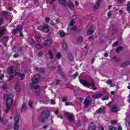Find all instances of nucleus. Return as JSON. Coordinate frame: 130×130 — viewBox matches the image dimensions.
Returning <instances> with one entry per match:
<instances>
[{"label":"nucleus","mask_w":130,"mask_h":130,"mask_svg":"<svg viewBox=\"0 0 130 130\" xmlns=\"http://www.w3.org/2000/svg\"><path fill=\"white\" fill-rule=\"evenodd\" d=\"M128 64H129V61H126L121 63L120 67V68H125V67H127Z\"/></svg>","instance_id":"nucleus-17"},{"label":"nucleus","mask_w":130,"mask_h":130,"mask_svg":"<svg viewBox=\"0 0 130 130\" xmlns=\"http://www.w3.org/2000/svg\"><path fill=\"white\" fill-rule=\"evenodd\" d=\"M102 107H101L100 108H99L96 111H95V113H96L97 114H100V113H102Z\"/></svg>","instance_id":"nucleus-32"},{"label":"nucleus","mask_w":130,"mask_h":130,"mask_svg":"<svg viewBox=\"0 0 130 130\" xmlns=\"http://www.w3.org/2000/svg\"><path fill=\"white\" fill-rule=\"evenodd\" d=\"M94 30L88 29L87 31V36H89L90 35H93V34H94Z\"/></svg>","instance_id":"nucleus-21"},{"label":"nucleus","mask_w":130,"mask_h":130,"mask_svg":"<svg viewBox=\"0 0 130 130\" xmlns=\"http://www.w3.org/2000/svg\"><path fill=\"white\" fill-rule=\"evenodd\" d=\"M28 105L30 108H33L32 101H31V100L29 101Z\"/></svg>","instance_id":"nucleus-35"},{"label":"nucleus","mask_w":130,"mask_h":130,"mask_svg":"<svg viewBox=\"0 0 130 130\" xmlns=\"http://www.w3.org/2000/svg\"><path fill=\"white\" fill-rule=\"evenodd\" d=\"M45 21L47 23H49V21H50V18H45Z\"/></svg>","instance_id":"nucleus-52"},{"label":"nucleus","mask_w":130,"mask_h":130,"mask_svg":"<svg viewBox=\"0 0 130 130\" xmlns=\"http://www.w3.org/2000/svg\"><path fill=\"white\" fill-rule=\"evenodd\" d=\"M59 83H60V80L57 79L56 81V83H55L56 86H58V85H59Z\"/></svg>","instance_id":"nucleus-45"},{"label":"nucleus","mask_w":130,"mask_h":130,"mask_svg":"<svg viewBox=\"0 0 130 130\" xmlns=\"http://www.w3.org/2000/svg\"><path fill=\"white\" fill-rule=\"evenodd\" d=\"M50 123H47V125H44L43 126V128L44 129H47V126H49L50 124H52L53 123V117H51L50 118Z\"/></svg>","instance_id":"nucleus-12"},{"label":"nucleus","mask_w":130,"mask_h":130,"mask_svg":"<svg viewBox=\"0 0 130 130\" xmlns=\"http://www.w3.org/2000/svg\"><path fill=\"white\" fill-rule=\"evenodd\" d=\"M16 76H18V77H20L22 80L25 79V74H22L19 72L15 73Z\"/></svg>","instance_id":"nucleus-18"},{"label":"nucleus","mask_w":130,"mask_h":130,"mask_svg":"<svg viewBox=\"0 0 130 130\" xmlns=\"http://www.w3.org/2000/svg\"><path fill=\"white\" fill-rule=\"evenodd\" d=\"M8 88V85H7V83H4L2 86V88L3 90H6Z\"/></svg>","instance_id":"nucleus-38"},{"label":"nucleus","mask_w":130,"mask_h":130,"mask_svg":"<svg viewBox=\"0 0 130 130\" xmlns=\"http://www.w3.org/2000/svg\"><path fill=\"white\" fill-rule=\"evenodd\" d=\"M36 48L37 49H42V48H43V46L40 44H37L36 45Z\"/></svg>","instance_id":"nucleus-28"},{"label":"nucleus","mask_w":130,"mask_h":130,"mask_svg":"<svg viewBox=\"0 0 130 130\" xmlns=\"http://www.w3.org/2000/svg\"><path fill=\"white\" fill-rule=\"evenodd\" d=\"M62 48L64 50H68V44L66 42H64L62 44Z\"/></svg>","instance_id":"nucleus-27"},{"label":"nucleus","mask_w":130,"mask_h":130,"mask_svg":"<svg viewBox=\"0 0 130 130\" xmlns=\"http://www.w3.org/2000/svg\"><path fill=\"white\" fill-rule=\"evenodd\" d=\"M26 108V104L23 103V105H22V108Z\"/></svg>","instance_id":"nucleus-64"},{"label":"nucleus","mask_w":130,"mask_h":130,"mask_svg":"<svg viewBox=\"0 0 130 130\" xmlns=\"http://www.w3.org/2000/svg\"><path fill=\"white\" fill-rule=\"evenodd\" d=\"M112 83V81H111V80L106 81V83L108 84V85H110Z\"/></svg>","instance_id":"nucleus-50"},{"label":"nucleus","mask_w":130,"mask_h":130,"mask_svg":"<svg viewBox=\"0 0 130 130\" xmlns=\"http://www.w3.org/2000/svg\"><path fill=\"white\" fill-rule=\"evenodd\" d=\"M28 41L30 44H34V43L35 42V41L33 39H29Z\"/></svg>","instance_id":"nucleus-34"},{"label":"nucleus","mask_w":130,"mask_h":130,"mask_svg":"<svg viewBox=\"0 0 130 130\" xmlns=\"http://www.w3.org/2000/svg\"><path fill=\"white\" fill-rule=\"evenodd\" d=\"M6 32H7V29L6 28H2L0 30V39L2 38V37L4 36L5 34H6Z\"/></svg>","instance_id":"nucleus-16"},{"label":"nucleus","mask_w":130,"mask_h":130,"mask_svg":"<svg viewBox=\"0 0 130 130\" xmlns=\"http://www.w3.org/2000/svg\"><path fill=\"white\" fill-rule=\"evenodd\" d=\"M11 107H12V106L6 105V111H5V113L6 114L9 113V112L10 111V109H11Z\"/></svg>","instance_id":"nucleus-30"},{"label":"nucleus","mask_w":130,"mask_h":130,"mask_svg":"<svg viewBox=\"0 0 130 130\" xmlns=\"http://www.w3.org/2000/svg\"><path fill=\"white\" fill-rule=\"evenodd\" d=\"M52 44V42L50 40H45L44 42V45L47 47H49Z\"/></svg>","instance_id":"nucleus-11"},{"label":"nucleus","mask_w":130,"mask_h":130,"mask_svg":"<svg viewBox=\"0 0 130 130\" xmlns=\"http://www.w3.org/2000/svg\"><path fill=\"white\" fill-rule=\"evenodd\" d=\"M49 26H48L47 24H44L42 27V31H43V30H45V29H47V30L45 31V33H48L49 31H50V29H49Z\"/></svg>","instance_id":"nucleus-14"},{"label":"nucleus","mask_w":130,"mask_h":130,"mask_svg":"<svg viewBox=\"0 0 130 130\" xmlns=\"http://www.w3.org/2000/svg\"><path fill=\"white\" fill-rule=\"evenodd\" d=\"M117 45H118V42L116 41L113 44V46H117Z\"/></svg>","instance_id":"nucleus-56"},{"label":"nucleus","mask_w":130,"mask_h":130,"mask_svg":"<svg viewBox=\"0 0 130 130\" xmlns=\"http://www.w3.org/2000/svg\"><path fill=\"white\" fill-rule=\"evenodd\" d=\"M110 130H116V127H112Z\"/></svg>","instance_id":"nucleus-63"},{"label":"nucleus","mask_w":130,"mask_h":130,"mask_svg":"<svg viewBox=\"0 0 130 130\" xmlns=\"http://www.w3.org/2000/svg\"><path fill=\"white\" fill-rule=\"evenodd\" d=\"M102 96V93H96L92 96V98H93V99H99V98H101Z\"/></svg>","instance_id":"nucleus-19"},{"label":"nucleus","mask_w":130,"mask_h":130,"mask_svg":"<svg viewBox=\"0 0 130 130\" xmlns=\"http://www.w3.org/2000/svg\"><path fill=\"white\" fill-rule=\"evenodd\" d=\"M39 72L40 73H41V74H44L45 71L44 70V69L43 68H40Z\"/></svg>","instance_id":"nucleus-36"},{"label":"nucleus","mask_w":130,"mask_h":130,"mask_svg":"<svg viewBox=\"0 0 130 130\" xmlns=\"http://www.w3.org/2000/svg\"><path fill=\"white\" fill-rule=\"evenodd\" d=\"M59 36L61 38H62V37H64L66 36V33L63 30H60L59 31Z\"/></svg>","instance_id":"nucleus-25"},{"label":"nucleus","mask_w":130,"mask_h":130,"mask_svg":"<svg viewBox=\"0 0 130 130\" xmlns=\"http://www.w3.org/2000/svg\"><path fill=\"white\" fill-rule=\"evenodd\" d=\"M2 15L3 16H8V12H7V11H3L2 12Z\"/></svg>","instance_id":"nucleus-46"},{"label":"nucleus","mask_w":130,"mask_h":130,"mask_svg":"<svg viewBox=\"0 0 130 130\" xmlns=\"http://www.w3.org/2000/svg\"><path fill=\"white\" fill-rule=\"evenodd\" d=\"M18 31L19 32H22V31H23V29H22V28H21L20 27V25H18L17 27V29H14L13 30H12V33L13 34H17V33H18Z\"/></svg>","instance_id":"nucleus-10"},{"label":"nucleus","mask_w":130,"mask_h":130,"mask_svg":"<svg viewBox=\"0 0 130 130\" xmlns=\"http://www.w3.org/2000/svg\"><path fill=\"white\" fill-rule=\"evenodd\" d=\"M77 125H78V126H81V120H78L77 121Z\"/></svg>","instance_id":"nucleus-53"},{"label":"nucleus","mask_w":130,"mask_h":130,"mask_svg":"<svg viewBox=\"0 0 130 130\" xmlns=\"http://www.w3.org/2000/svg\"><path fill=\"white\" fill-rule=\"evenodd\" d=\"M14 89L16 91V92H20V90H21V89L20 88V85L18 84H16L15 85Z\"/></svg>","instance_id":"nucleus-22"},{"label":"nucleus","mask_w":130,"mask_h":130,"mask_svg":"<svg viewBox=\"0 0 130 130\" xmlns=\"http://www.w3.org/2000/svg\"><path fill=\"white\" fill-rule=\"evenodd\" d=\"M96 125H89L88 126V130H96Z\"/></svg>","instance_id":"nucleus-26"},{"label":"nucleus","mask_w":130,"mask_h":130,"mask_svg":"<svg viewBox=\"0 0 130 130\" xmlns=\"http://www.w3.org/2000/svg\"><path fill=\"white\" fill-rule=\"evenodd\" d=\"M117 33V29H113V34H112V36L114 35V34H116Z\"/></svg>","instance_id":"nucleus-51"},{"label":"nucleus","mask_w":130,"mask_h":130,"mask_svg":"<svg viewBox=\"0 0 130 130\" xmlns=\"http://www.w3.org/2000/svg\"><path fill=\"white\" fill-rule=\"evenodd\" d=\"M76 40L78 42H83L84 38L82 36H80L76 38Z\"/></svg>","instance_id":"nucleus-20"},{"label":"nucleus","mask_w":130,"mask_h":130,"mask_svg":"<svg viewBox=\"0 0 130 130\" xmlns=\"http://www.w3.org/2000/svg\"><path fill=\"white\" fill-rule=\"evenodd\" d=\"M65 116H67L68 118V120L70 121V122H73L75 120V116L73 113L70 112H66L65 113Z\"/></svg>","instance_id":"nucleus-5"},{"label":"nucleus","mask_w":130,"mask_h":130,"mask_svg":"<svg viewBox=\"0 0 130 130\" xmlns=\"http://www.w3.org/2000/svg\"><path fill=\"white\" fill-rule=\"evenodd\" d=\"M42 55H43V52H39L38 56H42Z\"/></svg>","instance_id":"nucleus-54"},{"label":"nucleus","mask_w":130,"mask_h":130,"mask_svg":"<svg viewBox=\"0 0 130 130\" xmlns=\"http://www.w3.org/2000/svg\"><path fill=\"white\" fill-rule=\"evenodd\" d=\"M67 100H68V96H63L62 99V102H67Z\"/></svg>","instance_id":"nucleus-37"},{"label":"nucleus","mask_w":130,"mask_h":130,"mask_svg":"<svg viewBox=\"0 0 130 130\" xmlns=\"http://www.w3.org/2000/svg\"><path fill=\"white\" fill-rule=\"evenodd\" d=\"M20 119L19 117L16 116L14 119V130H18L19 129L20 126H19V122Z\"/></svg>","instance_id":"nucleus-6"},{"label":"nucleus","mask_w":130,"mask_h":130,"mask_svg":"<svg viewBox=\"0 0 130 130\" xmlns=\"http://www.w3.org/2000/svg\"><path fill=\"white\" fill-rule=\"evenodd\" d=\"M112 112H114L115 113L117 112V107L116 106H113L112 109Z\"/></svg>","instance_id":"nucleus-31"},{"label":"nucleus","mask_w":130,"mask_h":130,"mask_svg":"<svg viewBox=\"0 0 130 130\" xmlns=\"http://www.w3.org/2000/svg\"><path fill=\"white\" fill-rule=\"evenodd\" d=\"M39 88V85H36L34 86V89L35 90H37V89H38Z\"/></svg>","instance_id":"nucleus-58"},{"label":"nucleus","mask_w":130,"mask_h":130,"mask_svg":"<svg viewBox=\"0 0 130 130\" xmlns=\"http://www.w3.org/2000/svg\"><path fill=\"white\" fill-rule=\"evenodd\" d=\"M78 76H79V73L78 72H76L74 74V79H76L77 78V77H78Z\"/></svg>","instance_id":"nucleus-57"},{"label":"nucleus","mask_w":130,"mask_h":130,"mask_svg":"<svg viewBox=\"0 0 130 130\" xmlns=\"http://www.w3.org/2000/svg\"><path fill=\"white\" fill-rule=\"evenodd\" d=\"M49 115H50V112L48 110L43 111L42 114L39 117V120L41 122L44 123L45 122V120L49 117Z\"/></svg>","instance_id":"nucleus-1"},{"label":"nucleus","mask_w":130,"mask_h":130,"mask_svg":"<svg viewBox=\"0 0 130 130\" xmlns=\"http://www.w3.org/2000/svg\"><path fill=\"white\" fill-rule=\"evenodd\" d=\"M4 99H7L6 105L12 106L13 104V98L14 96L12 94L5 95L4 97Z\"/></svg>","instance_id":"nucleus-4"},{"label":"nucleus","mask_w":130,"mask_h":130,"mask_svg":"<svg viewBox=\"0 0 130 130\" xmlns=\"http://www.w3.org/2000/svg\"><path fill=\"white\" fill-rule=\"evenodd\" d=\"M13 57H14V58H17V57H19V55L18 54H15L13 55Z\"/></svg>","instance_id":"nucleus-59"},{"label":"nucleus","mask_w":130,"mask_h":130,"mask_svg":"<svg viewBox=\"0 0 130 130\" xmlns=\"http://www.w3.org/2000/svg\"><path fill=\"white\" fill-rule=\"evenodd\" d=\"M109 99V96H105L102 99V100L105 101V100H108Z\"/></svg>","instance_id":"nucleus-39"},{"label":"nucleus","mask_w":130,"mask_h":130,"mask_svg":"<svg viewBox=\"0 0 130 130\" xmlns=\"http://www.w3.org/2000/svg\"><path fill=\"white\" fill-rule=\"evenodd\" d=\"M17 69L16 67L11 66L8 68L7 73L8 75H11V74H15Z\"/></svg>","instance_id":"nucleus-7"},{"label":"nucleus","mask_w":130,"mask_h":130,"mask_svg":"<svg viewBox=\"0 0 130 130\" xmlns=\"http://www.w3.org/2000/svg\"><path fill=\"white\" fill-rule=\"evenodd\" d=\"M113 59H115L116 61H119V60L115 56L113 57Z\"/></svg>","instance_id":"nucleus-60"},{"label":"nucleus","mask_w":130,"mask_h":130,"mask_svg":"<svg viewBox=\"0 0 130 130\" xmlns=\"http://www.w3.org/2000/svg\"><path fill=\"white\" fill-rule=\"evenodd\" d=\"M59 4L61 5L64 8H66V7H68L71 10V11H74L75 10V6L73 5L71 1H69L68 2V4H67V1L66 0H59Z\"/></svg>","instance_id":"nucleus-3"},{"label":"nucleus","mask_w":130,"mask_h":130,"mask_svg":"<svg viewBox=\"0 0 130 130\" xmlns=\"http://www.w3.org/2000/svg\"><path fill=\"white\" fill-rule=\"evenodd\" d=\"M5 78V75L4 74H1L0 75V80H3Z\"/></svg>","instance_id":"nucleus-55"},{"label":"nucleus","mask_w":130,"mask_h":130,"mask_svg":"<svg viewBox=\"0 0 130 130\" xmlns=\"http://www.w3.org/2000/svg\"><path fill=\"white\" fill-rule=\"evenodd\" d=\"M102 2V0H98L97 1L94 7V10H96L99 9V7H100V4H101Z\"/></svg>","instance_id":"nucleus-13"},{"label":"nucleus","mask_w":130,"mask_h":130,"mask_svg":"<svg viewBox=\"0 0 130 130\" xmlns=\"http://www.w3.org/2000/svg\"><path fill=\"white\" fill-rule=\"evenodd\" d=\"M68 58L70 61H73L74 60V57L72 54L70 53L68 54Z\"/></svg>","instance_id":"nucleus-29"},{"label":"nucleus","mask_w":130,"mask_h":130,"mask_svg":"<svg viewBox=\"0 0 130 130\" xmlns=\"http://www.w3.org/2000/svg\"><path fill=\"white\" fill-rule=\"evenodd\" d=\"M14 78H15V76H14V75H10L9 76L8 81H10V80H13V79H14Z\"/></svg>","instance_id":"nucleus-48"},{"label":"nucleus","mask_w":130,"mask_h":130,"mask_svg":"<svg viewBox=\"0 0 130 130\" xmlns=\"http://www.w3.org/2000/svg\"><path fill=\"white\" fill-rule=\"evenodd\" d=\"M80 82L83 86L86 87V88H89V87H92V89L93 91H96L97 90V87L95 86V83L93 81H91V83L88 82V81L85 80H80Z\"/></svg>","instance_id":"nucleus-2"},{"label":"nucleus","mask_w":130,"mask_h":130,"mask_svg":"<svg viewBox=\"0 0 130 130\" xmlns=\"http://www.w3.org/2000/svg\"><path fill=\"white\" fill-rule=\"evenodd\" d=\"M71 30L73 31H76V30H77V27L76 26H73L72 28H71Z\"/></svg>","instance_id":"nucleus-61"},{"label":"nucleus","mask_w":130,"mask_h":130,"mask_svg":"<svg viewBox=\"0 0 130 130\" xmlns=\"http://www.w3.org/2000/svg\"><path fill=\"white\" fill-rule=\"evenodd\" d=\"M126 10H127L128 12H130V4H127V9H126Z\"/></svg>","instance_id":"nucleus-47"},{"label":"nucleus","mask_w":130,"mask_h":130,"mask_svg":"<svg viewBox=\"0 0 130 130\" xmlns=\"http://www.w3.org/2000/svg\"><path fill=\"white\" fill-rule=\"evenodd\" d=\"M36 94L37 96H38V97H39V96H40V95H41L40 91H37V90H36Z\"/></svg>","instance_id":"nucleus-44"},{"label":"nucleus","mask_w":130,"mask_h":130,"mask_svg":"<svg viewBox=\"0 0 130 130\" xmlns=\"http://www.w3.org/2000/svg\"><path fill=\"white\" fill-rule=\"evenodd\" d=\"M122 49H123V47L120 46L116 49V52L118 53V52H119V51H121Z\"/></svg>","instance_id":"nucleus-23"},{"label":"nucleus","mask_w":130,"mask_h":130,"mask_svg":"<svg viewBox=\"0 0 130 130\" xmlns=\"http://www.w3.org/2000/svg\"><path fill=\"white\" fill-rule=\"evenodd\" d=\"M102 113H103V114H105L106 113V110H105V107H103L102 109Z\"/></svg>","instance_id":"nucleus-49"},{"label":"nucleus","mask_w":130,"mask_h":130,"mask_svg":"<svg viewBox=\"0 0 130 130\" xmlns=\"http://www.w3.org/2000/svg\"><path fill=\"white\" fill-rule=\"evenodd\" d=\"M56 57H57L58 59H60V57H61V54H60V53H58L56 54Z\"/></svg>","instance_id":"nucleus-40"},{"label":"nucleus","mask_w":130,"mask_h":130,"mask_svg":"<svg viewBox=\"0 0 130 130\" xmlns=\"http://www.w3.org/2000/svg\"><path fill=\"white\" fill-rule=\"evenodd\" d=\"M7 42H8V41L2 42V44L3 46H4V47H7V46H8V44H7Z\"/></svg>","instance_id":"nucleus-42"},{"label":"nucleus","mask_w":130,"mask_h":130,"mask_svg":"<svg viewBox=\"0 0 130 130\" xmlns=\"http://www.w3.org/2000/svg\"><path fill=\"white\" fill-rule=\"evenodd\" d=\"M35 78L34 81L32 80V84H37V83L39 82V80L41 79V76L39 74H37L35 75Z\"/></svg>","instance_id":"nucleus-9"},{"label":"nucleus","mask_w":130,"mask_h":130,"mask_svg":"<svg viewBox=\"0 0 130 130\" xmlns=\"http://www.w3.org/2000/svg\"><path fill=\"white\" fill-rule=\"evenodd\" d=\"M54 112H55V114H58L59 111H58V109H56V110H55Z\"/></svg>","instance_id":"nucleus-62"},{"label":"nucleus","mask_w":130,"mask_h":130,"mask_svg":"<svg viewBox=\"0 0 130 130\" xmlns=\"http://www.w3.org/2000/svg\"><path fill=\"white\" fill-rule=\"evenodd\" d=\"M4 22H5V19L3 17H0V26L3 25L4 24Z\"/></svg>","instance_id":"nucleus-33"},{"label":"nucleus","mask_w":130,"mask_h":130,"mask_svg":"<svg viewBox=\"0 0 130 130\" xmlns=\"http://www.w3.org/2000/svg\"><path fill=\"white\" fill-rule=\"evenodd\" d=\"M70 26H74L75 25V20L74 19H72L70 23Z\"/></svg>","instance_id":"nucleus-41"},{"label":"nucleus","mask_w":130,"mask_h":130,"mask_svg":"<svg viewBox=\"0 0 130 130\" xmlns=\"http://www.w3.org/2000/svg\"><path fill=\"white\" fill-rule=\"evenodd\" d=\"M111 124H116V123H117V120H112L111 121Z\"/></svg>","instance_id":"nucleus-43"},{"label":"nucleus","mask_w":130,"mask_h":130,"mask_svg":"<svg viewBox=\"0 0 130 130\" xmlns=\"http://www.w3.org/2000/svg\"><path fill=\"white\" fill-rule=\"evenodd\" d=\"M57 68H58L57 73L59 74L61 76V77H63V76H64V73L61 71V67L57 66Z\"/></svg>","instance_id":"nucleus-15"},{"label":"nucleus","mask_w":130,"mask_h":130,"mask_svg":"<svg viewBox=\"0 0 130 130\" xmlns=\"http://www.w3.org/2000/svg\"><path fill=\"white\" fill-rule=\"evenodd\" d=\"M48 54L50 55V59H53V53H52V51L51 50H49L48 51Z\"/></svg>","instance_id":"nucleus-24"},{"label":"nucleus","mask_w":130,"mask_h":130,"mask_svg":"<svg viewBox=\"0 0 130 130\" xmlns=\"http://www.w3.org/2000/svg\"><path fill=\"white\" fill-rule=\"evenodd\" d=\"M91 103H92V101L85 99L83 102V104H84V108H88V107H89V106L91 105Z\"/></svg>","instance_id":"nucleus-8"}]
</instances>
